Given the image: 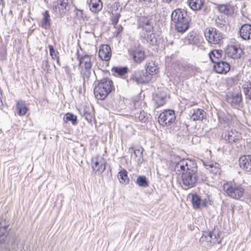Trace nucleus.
Instances as JSON below:
<instances>
[{
	"label": "nucleus",
	"instance_id": "nucleus-1",
	"mask_svg": "<svg viewBox=\"0 0 251 251\" xmlns=\"http://www.w3.org/2000/svg\"><path fill=\"white\" fill-rule=\"evenodd\" d=\"M174 170L184 190L196 185L198 179V167L194 159H180L175 163Z\"/></svg>",
	"mask_w": 251,
	"mask_h": 251
},
{
	"label": "nucleus",
	"instance_id": "nucleus-2",
	"mask_svg": "<svg viewBox=\"0 0 251 251\" xmlns=\"http://www.w3.org/2000/svg\"><path fill=\"white\" fill-rule=\"evenodd\" d=\"M171 20L174 23L175 29L180 33L188 30L191 21L186 11L180 8H176L172 12Z\"/></svg>",
	"mask_w": 251,
	"mask_h": 251
},
{
	"label": "nucleus",
	"instance_id": "nucleus-3",
	"mask_svg": "<svg viewBox=\"0 0 251 251\" xmlns=\"http://www.w3.org/2000/svg\"><path fill=\"white\" fill-rule=\"evenodd\" d=\"M95 85L94 93L98 100H104L112 91L115 90L113 82L109 78H103L97 80Z\"/></svg>",
	"mask_w": 251,
	"mask_h": 251
},
{
	"label": "nucleus",
	"instance_id": "nucleus-4",
	"mask_svg": "<svg viewBox=\"0 0 251 251\" xmlns=\"http://www.w3.org/2000/svg\"><path fill=\"white\" fill-rule=\"evenodd\" d=\"M151 80V77L144 70H135L126 78V81L128 85L135 84L140 85L147 84Z\"/></svg>",
	"mask_w": 251,
	"mask_h": 251
},
{
	"label": "nucleus",
	"instance_id": "nucleus-5",
	"mask_svg": "<svg viewBox=\"0 0 251 251\" xmlns=\"http://www.w3.org/2000/svg\"><path fill=\"white\" fill-rule=\"evenodd\" d=\"M221 232L218 228L214 227L211 231H205L203 233L200 241L205 245L211 246L215 244H220L221 242Z\"/></svg>",
	"mask_w": 251,
	"mask_h": 251
},
{
	"label": "nucleus",
	"instance_id": "nucleus-6",
	"mask_svg": "<svg viewBox=\"0 0 251 251\" xmlns=\"http://www.w3.org/2000/svg\"><path fill=\"white\" fill-rule=\"evenodd\" d=\"M72 3V0H56L52 3L53 11L62 17L69 11Z\"/></svg>",
	"mask_w": 251,
	"mask_h": 251
},
{
	"label": "nucleus",
	"instance_id": "nucleus-7",
	"mask_svg": "<svg viewBox=\"0 0 251 251\" xmlns=\"http://www.w3.org/2000/svg\"><path fill=\"white\" fill-rule=\"evenodd\" d=\"M224 189L228 196L236 200L241 198L244 193V189L241 185L231 183L224 184Z\"/></svg>",
	"mask_w": 251,
	"mask_h": 251
},
{
	"label": "nucleus",
	"instance_id": "nucleus-8",
	"mask_svg": "<svg viewBox=\"0 0 251 251\" xmlns=\"http://www.w3.org/2000/svg\"><path fill=\"white\" fill-rule=\"evenodd\" d=\"M137 29H140V32L152 31L154 29V24L151 16H143L137 20Z\"/></svg>",
	"mask_w": 251,
	"mask_h": 251
},
{
	"label": "nucleus",
	"instance_id": "nucleus-9",
	"mask_svg": "<svg viewBox=\"0 0 251 251\" xmlns=\"http://www.w3.org/2000/svg\"><path fill=\"white\" fill-rule=\"evenodd\" d=\"M204 36L207 41L211 44H219L222 41V34L215 28L209 27L204 31Z\"/></svg>",
	"mask_w": 251,
	"mask_h": 251
},
{
	"label": "nucleus",
	"instance_id": "nucleus-10",
	"mask_svg": "<svg viewBox=\"0 0 251 251\" xmlns=\"http://www.w3.org/2000/svg\"><path fill=\"white\" fill-rule=\"evenodd\" d=\"M176 118L174 110L168 109L161 113L158 117V122L163 126H170Z\"/></svg>",
	"mask_w": 251,
	"mask_h": 251
},
{
	"label": "nucleus",
	"instance_id": "nucleus-11",
	"mask_svg": "<svg viewBox=\"0 0 251 251\" xmlns=\"http://www.w3.org/2000/svg\"><path fill=\"white\" fill-rule=\"evenodd\" d=\"M140 35L141 37L150 45L159 46L160 38L159 35L154 32V30L152 31L140 33Z\"/></svg>",
	"mask_w": 251,
	"mask_h": 251
},
{
	"label": "nucleus",
	"instance_id": "nucleus-12",
	"mask_svg": "<svg viewBox=\"0 0 251 251\" xmlns=\"http://www.w3.org/2000/svg\"><path fill=\"white\" fill-rule=\"evenodd\" d=\"M226 100L231 106L237 107L242 102V94L240 92H229L226 95Z\"/></svg>",
	"mask_w": 251,
	"mask_h": 251
},
{
	"label": "nucleus",
	"instance_id": "nucleus-13",
	"mask_svg": "<svg viewBox=\"0 0 251 251\" xmlns=\"http://www.w3.org/2000/svg\"><path fill=\"white\" fill-rule=\"evenodd\" d=\"M167 93L163 90L158 91L153 95V101L156 108L163 106L166 102Z\"/></svg>",
	"mask_w": 251,
	"mask_h": 251
},
{
	"label": "nucleus",
	"instance_id": "nucleus-14",
	"mask_svg": "<svg viewBox=\"0 0 251 251\" xmlns=\"http://www.w3.org/2000/svg\"><path fill=\"white\" fill-rule=\"evenodd\" d=\"M76 55H77V59L79 61L78 65L79 66H80L82 63H84V65L82 68H84V69H91L92 65V61L93 59L92 55L85 54L80 56L79 53L78 49L77 50Z\"/></svg>",
	"mask_w": 251,
	"mask_h": 251
},
{
	"label": "nucleus",
	"instance_id": "nucleus-15",
	"mask_svg": "<svg viewBox=\"0 0 251 251\" xmlns=\"http://www.w3.org/2000/svg\"><path fill=\"white\" fill-rule=\"evenodd\" d=\"M226 54L227 56L233 59H238L241 57L243 54V51L240 47L234 45L227 48Z\"/></svg>",
	"mask_w": 251,
	"mask_h": 251
},
{
	"label": "nucleus",
	"instance_id": "nucleus-16",
	"mask_svg": "<svg viewBox=\"0 0 251 251\" xmlns=\"http://www.w3.org/2000/svg\"><path fill=\"white\" fill-rule=\"evenodd\" d=\"M92 168L94 171L96 173L100 174L104 172L105 169V162L102 159H99V158L92 159Z\"/></svg>",
	"mask_w": 251,
	"mask_h": 251
},
{
	"label": "nucleus",
	"instance_id": "nucleus-17",
	"mask_svg": "<svg viewBox=\"0 0 251 251\" xmlns=\"http://www.w3.org/2000/svg\"><path fill=\"white\" fill-rule=\"evenodd\" d=\"M215 71L219 74H226L230 69L229 63L223 61H219L215 63L213 66Z\"/></svg>",
	"mask_w": 251,
	"mask_h": 251
},
{
	"label": "nucleus",
	"instance_id": "nucleus-18",
	"mask_svg": "<svg viewBox=\"0 0 251 251\" xmlns=\"http://www.w3.org/2000/svg\"><path fill=\"white\" fill-rule=\"evenodd\" d=\"M111 56V50L110 47L108 45H103L100 46L99 51V56L105 61L110 60Z\"/></svg>",
	"mask_w": 251,
	"mask_h": 251
},
{
	"label": "nucleus",
	"instance_id": "nucleus-19",
	"mask_svg": "<svg viewBox=\"0 0 251 251\" xmlns=\"http://www.w3.org/2000/svg\"><path fill=\"white\" fill-rule=\"evenodd\" d=\"M191 118L194 121H202L206 117V113L201 108H194L190 110Z\"/></svg>",
	"mask_w": 251,
	"mask_h": 251
},
{
	"label": "nucleus",
	"instance_id": "nucleus-20",
	"mask_svg": "<svg viewBox=\"0 0 251 251\" xmlns=\"http://www.w3.org/2000/svg\"><path fill=\"white\" fill-rule=\"evenodd\" d=\"M241 38L244 40L251 39V25L245 24L242 25L239 31Z\"/></svg>",
	"mask_w": 251,
	"mask_h": 251
},
{
	"label": "nucleus",
	"instance_id": "nucleus-21",
	"mask_svg": "<svg viewBox=\"0 0 251 251\" xmlns=\"http://www.w3.org/2000/svg\"><path fill=\"white\" fill-rule=\"evenodd\" d=\"M240 167L246 172L251 171V155H243L239 159Z\"/></svg>",
	"mask_w": 251,
	"mask_h": 251
},
{
	"label": "nucleus",
	"instance_id": "nucleus-22",
	"mask_svg": "<svg viewBox=\"0 0 251 251\" xmlns=\"http://www.w3.org/2000/svg\"><path fill=\"white\" fill-rule=\"evenodd\" d=\"M131 55L133 61L138 64L142 62L145 59V52L139 48H135L132 50Z\"/></svg>",
	"mask_w": 251,
	"mask_h": 251
},
{
	"label": "nucleus",
	"instance_id": "nucleus-23",
	"mask_svg": "<svg viewBox=\"0 0 251 251\" xmlns=\"http://www.w3.org/2000/svg\"><path fill=\"white\" fill-rule=\"evenodd\" d=\"M240 137V135L236 130H231L225 132L224 135V139L229 143L236 142L239 140Z\"/></svg>",
	"mask_w": 251,
	"mask_h": 251
},
{
	"label": "nucleus",
	"instance_id": "nucleus-24",
	"mask_svg": "<svg viewBox=\"0 0 251 251\" xmlns=\"http://www.w3.org/2000/svg\"><path fill=\"white\" fill-rule=\"evenodd\" d=\"M5 222V219H0V244L4 243L7 237L8 226Z\"/></svg>",
	"mask_w": 251,
	"mask_h": 251
},
{
	"label": "nucleus",
	"instance_id": "nucleus-25",
	"mask_svg": "<svg viewBox=\"0 0 251 251\" xmlns=\"http://www.w3.org/2000/svg\"><path fill=\"white\" fill-rule=\"evenodd\" d=\"M206 169L209 172L214 174H220L221 172L220 165L219 163L216 162H206L203 163Z\"/></svg>",
	"mask_w": 251,
	"mask_h": 251
},
{
	"label": "nucleus",
	"instance_id": "nucleus-26",
	"mask_svg": "<svg viewBox=\"0 0 251 251\" xmlns=\"http://www.w3.org/2000/svg\"><path fill=\"white\" fill-rule=\"evenodd\" d=\"M43 17L41 21L40 25L45 29H49L50 27L51 19L49 11L48 10L45 11L43 13Z\"/></svg>",
	"mask_w": 251,
	"mask_h": 251
},
{
	"label": "nucleus",
	"instance_id": "nucleus-27",
	"mask_svg": "<svg viewBox=\"0 0 251 251\" xmlns=\"http://www.w3.org/2000/svg\"><path fill=\"white\" fill-rule=\"evenodd\" d=\"M218 119L220 124L224 127L229 126L232 122L230 116L228 114L224 113L218 114Z\"/></svg>",
	"mask_w": 251,
	"mask_h": 251
},
{
	"label": "nucleus",
	"instance_id": "nucleus-28",
	"mask_svg": "<svg viewBox=\"0 0 251 251\" xmlns=\"http://www.w3.org/2000/svg\"><path fill=\"white\" fill-rule=\"evenodd\" d=\"M89 6L92 12L96 13L101 10L102 3L101 0H90Z\"/></svg>",
	"mask_w": 251,
	"mask_h": 251
},
{
	"label": "nucleus",
	"instance_id": "nucleus-29",
	"mask_svg": "<svg viewBox=\"0 0 251 251\" xmlns=\"http://www.w3.org/2000/svg\"><path fill=\"white\" fill-rule=\"evenodd\" d=\"M223 51L221 50H214L208 53L210 60L214 63L219 62L222 57Z\"/></svg>",
	"mask_w": 251,
	"mask_h": 251
},
{
	"label": "nucleus",
	"instance_id": "nucleus-30",
	"mask_svg": "<svg viewBox=\"0 0 251 251\" xmlns=\"http://www.w3.org/2000/svg\"><path fill=\"white\" fill-rule=\"evenodd\" d=\"M198 42V40L197 37V33L193 31L189 32L184 39V43L186 44L196 45Z\"/></svg>",
	"mask_w": 251,
	"mask_h": 251
},
{
	"label": "nucleus",
	"instance_id": "nucleus-31",
	"mask_svg": "<svg viewBox=\"0 0 251 251\" xmlns=\"http://www.w3.org/2000/svg\"><path fill=\"white\" fill-rule=\"evenodd\" d=\"M204 2V0H189L188 1L189 6L194 11L201 10Z\"/></svg>",
	"mask_w": 251,
	"mask_h": 251
},
{
	"label": "nucleus",
	"instance_id": "nucleus-32",
	"mask_svg": "<svg viewBox=\"0 0 251 251\" xmlns=\"http://www.w3.org/2000/svg\"><path fill=\"white\" fill-rule=\"evenodd\" d=\"M112 71L116 74L119 76L125 78L126 75L128 71V68L126 67H114L112 69Z\"/></svg>",
	"mask_w": 251,
	"mask_h": 251
},
{
	"label": "nucleus",
	"instance_id": "nucleus-33",
	"mask_svg": "<svg viewBox=\"0 0 251 251\" xmlns=\"http://www.w3.org/2000/svg\"><path fill=\"white\" fill-rule=\"evenodd\" d=\"M202 199L197 194H192V203L194 209H199L202 206Z\"/></svg>",
	"mask_w": 251,
	"mask_h": 251
},
{
	"label": "nucleus",
	"instance_id": "nucleus-34",
	"mask_svg": "<svg viewBox=\"0 0 251 251\" xmlns=\"http://www.w3.org/2000/svg\"><path fill=\"white\" fill-rule=\"evenodd\" d=\"M157 72L158 68L155 65L154 63L151 62L146 63V71H144V72H147L149 75H150L151 78H152V75L157 74Z\"/></svg>",
	"mask_w": 251,
	"mask_h": 251
},
{
	"label": "nucleus",
	"instance_id": "nucleus-35",
	"mask_svg": "<svg viewBox=\"0 0 251 251\" xmlns=\"http://www.w3.org/2000/svg\"><path fill=\"white\" fill-rule=\"evenodd\" d=\"M118 177L120 182L122 184H127L129 183V178L127 172L125 169H122L118 174Z\"/></svg>",
	"mask_w": 251,
	"mask_h": 251
},
{
	"label": "nucleus",
	"instance_id": "nucleus-36",
	"mask_svg": "<svg viewBox=\"0 0 251 251\" xmlns=\"http://www.w3.org/2000/svg\"><path fill=\"white\" fill-rule=\"evenodd\" d=\"M217 9L220 13L226 15L231 14L233 12L232 7L228 4H221L217 6Z\"/></svg>",
	"mask_w": 251,
	"mask_h": 251
},
{
	"label": "nucleus",
	"instance_id": "nucleus-37",
	"mask_svg": "<svg viewBox=\"0 0 251 251\" xmlns=\"http://www.w3.org/2000/svg\"><path fill=\"white\" fill-rule=\"evenodd\" d=\"M80 114L89 123H91L93 119V114L90 111L89 107H84L79 110Z\"/></svg>",
	"mask_w": 251,
	"mask_h": 251
},
{
	"label": "nucleus",
	"instance_id": "nucleus-38",
	"mask_svg": "<svg viewBox=\"0 0 251 251\" xmlns=\"http://www.w3.org/2000/svg\"><path fill=\"white\" fill-rule=\"evenodd\" d=\"M132 150L133 151V153L135 156V159L138 163L141 162L143 159V152L144 149L142 147H140L139 149L134 150L133 148H130L129 151Z\"/></svg>",
	"mask_w": 251,
	"mask_h": 251
},
{
	"label": "nucleus",
	"instance_id": "nucleus-39",
	"mask_svg": "<svg viewBox=\"0 0 251 251\" xmlns=\"http://www.w3.org/2000/svg\"><path fill=\"white\" fill-rule=\"evenodd\" d=\"M136 183L139 186L142 187H147L149 185L147 177L144 176H138L137 178Z\"/></svg>",
	"mask_w": 251,
	"mask_h": 251
},
{
	"label": "nucleus",
	"instance_id": "nucleus-40",
	"mask_svg": "<svg viewBox=\"0 0 251 251\" xmlns=\"http://www.w3.org/2000/svg\"><path fill=\"white\" fill-rule=\"evenodd\" d=\"M243 88L246 98L251 100V83L247 82L244 84Z\"/></svg>",
	"mask_w": 251,
	"mask_h": 251
},
{
	"label": "nucleus",
	"instance_id": "nucleus-41",
	"mask_svg": "<svg viewBox=\"0 0 251 251\" xmlns=\"http://www.w3.org/2000/svg\"><path fill=\"white\" fill-rule=\"evenodd\" d=\"M64 118H65L66 121L67 122H71L72 124L74 126L76 125L77 124V117L72 113H66L65 115Z\"/></svg>",
	"mask_w": 251,
	"mask_h": 251
},
{
	"label": "nucleus",
	"instance_id": "nucleus-42",
	"mask_svg": "<svg viewBox=\"0 0 251 251\" xmlns=\"http://www.w3.org/2000/svg\"><path fill=\"white\" fill-rule=\"evenodd\" d=\"M135 117L138 118L139 120L142 123H145L148 120L147 113L144 111L140 110L139 113L135 114Z\"/></svg>",
	"mask_w": 251,
	"mask_h": 251
},
{
	"label": "nucleus",
	"instance_id": "nucleus-43",
	"mask_svg": "<svg viewBox=\"0 0 251 251\" xmlns=\"http://www.w3.org/2000/svg\"><path fill=\"white\" fill-rule=\"evenodd\" d=\"M17 108L18 109V114L21 116L25 115L28 110V108L25 105L19 103L17 104Z\"/></svg>",
	"mask_w": 251,
	"mask_h": 251
},
{
	"label": "nucleus",
	"instance_id": "nucleus-44",
	"mask_svg": "<svg viewBox=\"0 0 251 251\" xmlns=\"http://www.w3.org/2000/svg\"><path fill=\"white\" fill-rule=\"evenodd\" d=\"M48 48L50 51V54L52 59L55 60V58L59 57V52L54 49L53 46L49 45Z\"/></svg>",
	"mask_w": 251,
	"mask_h": 251
},
{
	"label": "nucleus",
	"instance_id": "nucleus-45",
	"mask_svg": "<svg viewBox=\"0 0 251 251\" xmlns=\"http://www.w3.org/2000/svg\"><path fill=\"white\" fill-rule=\"evenodd\" d=\"M213 203L212 201L211 200L210 196L207 195L204 199H202V206L204 207H208L209 206L211 205Z\"/></svg>",
	"mask_w": 251,
	"mask_h": 251
},
{
	"label": "nucleus",
	"instance_id": "nucleus-46",
	"mask_svg": "<svg viewBox=\"0 0 251 251\" xmlns=\"http://www.w3.org/2000/svg\"><path fill=\"white\" fill-rule=\"evenodd\" d=\"M82 69L84 80H88L89 79L91 74V69H84V68H82Z\"/></svg>",
	"mask_w": 251,
	"mask_h": 251
},
{
	"label": "nucleus",
	"instance_id": "nucleus-47",
	"mask_svg": "<svg viewBox=\"0 0 251 251\" xmlns=\"http://www.w3.org/2000/svg\"><path fill=\"white\" fill-rule=\"evenodd\" d=\"M120 16H121V15L120 13H112V15L111 17V21H112V24L114 26H116V25H117Z\"/></svg>",
	"mask_w": 251,
	"mask_h": 251
},
{
	"label": "nucleus",
	"instance_id": "nucleus-48",
	"mask_svg": "<svg viewBox=\"0 0 251 251\" xmlns=\"http://www.w3.org/2000/svg\"><path fill=\"white\" fill-rule=\"evenodd\" d=\"M42 67L44 71H46L47 73L49 72L50 65H49V61L48 59H46L43 61Z\"/></svg>",
	"mask_w": 251,
	"mask_h": 251
},
{
	"label": "nucleus",
	"instance_id": "nucleus-49",
	"mask_svg": "<svg viewBox=\"0 0 251 251\" xmlns=\"http://www.w3.org/2000/svg\"><path fill=\"white\" fill-rule=\"evenodd\" d=\"M216 24L218 27H223V26L225 25L226 21L220 19V18H218L216 20Z\"/></svg>",
	"mask_w": 251,
	"mask_h": 251
},
{
	"label": "nucleus",
	"instance_id": "nucleus-50",
	"mask_svg": "<svg viewBox=\"0 0 251 251\" xmlns=\"http://www.w3.org/2000/svg\"><path fill=\"white\" fill-rule=\"evenodd\" d=\"M138 2L142 4L148 5L149 4L152 3V0H138Z\"/></svg>",
	"mask_w": 251,
	"mask_h": 251
},
{
	"label": "nucleus",
	"instance_id": "nucleus-51",
	"mask_svg": "<svg viewBox=\"0 0 251 251\" xmlns=\"http://www.w3.org/2000/svg\"><path fill=\"white\" fill-rule=\"evenodd\" d=\"M114 27L117 29V34H120L123 30V27L120 25H116V26Z\"/></svg>",
	"mask_w": 251,
	"mask_h": 251
},
{
	"label": "nucleus",
	"instance_id": "nucleus-52",
	"mask_svg": "<svg viewBox=\"0 0 251 251\" xmlns=\"http://www.w3.org/2000/svg\"><path fill=\"white\" fill-rule=\"evenodd\" d=\"M77 15H79L80 14L81 18H83V11L81 10H78V13H77Z\"/></svg>",
	"mask_w": 251,
	"mask_h": 251
},
{
	"label": "nucleus",
	"instance_id": "nucleus-53",
	"mask_svg": "<svg viewBox=\"0 0 251 251\" xmlns=\"http://www.w3.org/2000/svg\"><path fill=\"white\" fill-rule=\"evenodd\" d=\"M163 2L167 3H170L173 1H175L176 0H162Z\"/></svg>",
	"mask_w": 251,
	"mask_h": 251
},
{
	"label": "nucleus",
	"instance_id": "nucleus-54",
	"mask_svg": "<svg viewBox=\"0 0 251 251\" xmlns=\"http://www.w3.org/2000/svg\"><path fill=\"white\" fill-rule=\"evenodd\" d=\"M55 60H56L57 64L58 65L60 66L59 56L57 58H55Z\"/></svg>",
	"mask_w": 251,
	"mask_h": 251
},
{
	"label": "nucleus",
	"instance_id": "nucleus-55",
	"mask_svg": "<svg viewBox=\"0 0 251 251\" xmlns=\"http://www.w3.org/2000/svg\"><path fill=\"white\" fill-rule=\"evenodd\" d=\"M85 33H91V32H89V31H85Z\"/></svg>",
	"mask_w": 251,
	"mask_h": 251
}]
</instances>
